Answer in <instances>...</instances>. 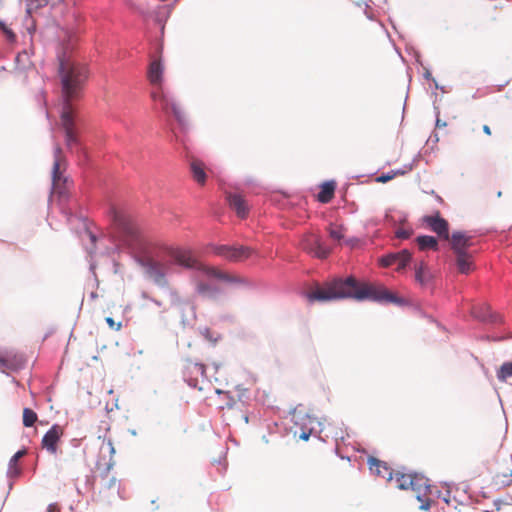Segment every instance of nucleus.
<instances>
[{"label": "nucleus", "instance_id": "f257e3e1", "mask_svg": "<svg viewBox=\"0 0 512 512\" xmlns=\"http://www.w3.org/2000/svg\"><path fill=\"white\" fill-rule=\"evenodd\" d=\"M72 48V39L69 38L67 47H63L58 53L59 75L61 80L62 109L61 126L65 131L66 144L72 147L77 143V135L74 129L75 109L72 101L81 97L85 82L88 78V70L84 64L70 58L69 50Z\"/></svg>", "mask_w": 512, "mask_h": 512}, {"label": "nucleus", "instance_id": "f03ea898", "mask_svg": "<svg viewBox=\"0 0 512 512\" xmlns=\"http://www.w3.org/2000/svg\"><path fill=\"white\" fill-rule=\"evenodd\" d=\"M310 302L332 301L342 298H355L357 300L372 299L390 303L398 302V298L383 286L367 283H358L352 276L346 279L336 278L325 282L321 287L308 293Z\"/></svg>", "mask_w": 512, "mask_h": 512}, {"label": "nucleus", "instance_id": "7ed1b4c3", "mask_svg": "<svg viewBox=\"0 0 512 512\" xmlns=\"http://www.w3.org/2000/svg\"><path fill=\"white\" fill-rule=\"evenodd\" d=\"M369 468L374 474L383 478L387 477L396 488L414 492L416 499L420 502L419 508L421 510L430 508L431 485L425 476L416 473H392L385 463L375 458L369 460Z\"/></svg>", "mask_w": 512, "mask_h": 512}, {"label": "nucleus", "instance_id": "20e7f679", "mask_svg": "<svg viewBox=\"0 0 512 512\" xmlns=\"http://www.w3.org/2000/svg\"><path fill=\"white\" fill-rule=\"evenodd\" d=\"M166 255L169 261L185 268L195 269L201 271L205 276L209 278H215L227 283L242 284L244 279L239 275L229 273L227 271L220 270L213 266H206L199 262L189 249L179 247H169L166 249Z\"/></svg>", "mask_w": 512, "mask_h": 512}, {"label": "nucleus", "instance_id": "39448f33", "mask_svg": "<svg viewBox=\"0 0 512 512\" xmlns=\"http://www.w3.org/2000/svg\"><path fill=\"white\" fill-rule=\"evenodd\" d=\"M163 73L164 67L160 60L151 62L148 69V79L152 85L157 86V88L151 92V98L155 102H160L161 109L165 113H171L179 123H183L185 115L181 107L162 89Z\"/></svg>", "mask_w": 512, "mask_h": 512}, {"label": "nucleus", "instance_id": "423d86ee", "mask_svg": "<svg viewBox=\"0 0 512 512\" xmlns=\"http://www.w3.org/2000/svg\"><path fill=\"white\" fill-rule=\"evenodd\" d=\"M183 377L189 386L197 388L202 391L205 385L209 384V380L205 374V367L203 364L186 361L183 367Z\"/></svg>", "mask_w": 512, "mask_h": 512}, {"label": "nucleus", "instance_id": "0eeeda50", "mask_svg": "<svg viewBox=\"0 0 512 512\" xmlns=\"http://www.w3.org/2000/svg\"><path fill=\"white\" fill-rule=\"evenodd\" d=\"M111 215L113 224L120 232L129 237L131 240L137 238L139 234V228L130 214L124 211H119L115 208H111Z\"/></svg>", "mask_w": 512, "mask_h": 512}, {"label": "nucleus", "instance_id": "6e6552de", "mask_svg": "<svg viewBox=\"0 0 512 512\" xmlns=\"http://www.w3.org/2000/svg\"><path fill=\"white\" fill-rule=\"evenodd\" d=\"M66 170V160L62 154V150L57 146L54 150V164L52 169V185L55 193L63 194L65 191L66 177L63 172Z\"/></svg>", "mask_w": 512, "mask_h": 512}, {"label": "nucleus", "instance_id": "1a4fd4ad", "mask_svg": "<svg viewBox=\"0 0 512 512\" xmlns=\"http://www.w3.org/2000/svg\"><path fill=\"white\" fill-rule=\"evenodd\" d=\"M213 252L232 262H240L247 258H249L253 251L249 247L246 246H228V245H219L213 248Z\"/></svg>", "mask_w": 512, "mask_h": 512}, {"label": "nucleus", "instance_id": "9d476101", "mask_svg": "<svg viewBox=\"0 0 512 512\" xmlns=\"http://www.w3.org/2000/svg\"><path fill=\"white\" fill-rule=\"evenodd\" d=\"M301 247L303 250L320 259L327 258L331 253L330 248L322 244L320 236L314 233L304 235L301 241Z\"/></svg>", "mask_w": 512, "mask_h": 512}, {"label": "nucleus", "instance_id": "9b49d317", "mask_svg": "<svg viewBox=\"0 0 512 512\" xmlns=\"http://www.w3.org/2000/svg\"><path fill=\"white\" fill-rule=\"evenodd\" d=\"M215 392L219 395H222L223 399L225 400V404L220 406L222 410L225 408L236 412H241L243 410L245 406L244 398L246 394V389H237L234 392H221L220 390L216 389Z\"/></svg>", "mask_w": 512, "mask_h": 512}, {"label": "nucleus", "instance_id": "f8f14e48", "mask_svg": "<svg viewBox=\"0 0 512 512\" xmlns=\"http://www.w3.org/2000/svg\"><path fill=\"white\" fill-rule=\"evenodd\" d=\"M422 222L435 232L439 238L449 240V224L447 220L441 217L439 211H436L434 215L424 216Z\"/></svg>", "mask_w": 512, "mask_h": 512}, {"label": "nucleus", "instance_id": "ddd939ff", "mask_svg": "<svg viewBox=\"0 0 512 512\" xmlns=\"http://www.w3.org/2000/svg\"><path fill=\"white\" fill-rule=\"evenodd\" d=\"M25 364V358L21 353L13 350L0 352V370L3 373L15 371L22 368Z\"/></svg>", "mask_w": 512, "mask_h": 512}, {"label": "nucleus", "instance_id": "4468645a", "mask_svg": "<svg viewBox=\"0 0 512 512\" xmlns=\"http://www.w3.org/2000/svg\"><path fill=\"white\" fill-rule=\"evenodd\" d=\"M412 254L409 250L403 249L396 253L388 254L381 258V264L384 267L396 265V270L401 271L411 261Z\"/></svg>", "mask_w": 512, "mask_h": 512}, {"label": "nucleus", "instance_id": "2eb2a0df", "mask_svg": "<svg viewBox=\"0 0 512 512\" xmlns=\"http://www.w3.org/2000/svg\"><path fill=\"white\" fill-rule=\"evenodd\" d=\"M144 267L147 274L158 284L164 282L165 276L169 269L168 265L154 259L146 260Z\"/></svg>", "mask_w": 512, "mask_h": 512}, {"label": "nucleus", "instance_id": "dca6fc26", "mask_svg": "<svg viewBox=\"0 0 512 512\" xmlns=\"http://www.w3.org/2000/svg\"><path fill=\"white\" fill-rule=\"evenodd\" d=\"M451 248L455 254L467 252V248L472 246V237L464 232L456 231L449 235Z\"/></svg>", "mask_w": 512, "mask_h": 512}, {"label": "nucleus", "instance_id": "f3484780", "mask_svg": "<svg viewBox=\"0 0 512 512\" xmlns=\"http://www.w3.org/2000/svg\"><path fill=\"white\" fill-rule=\"evenodd\" d=\"M63 435V428L59 425L52 426L42 439V447L50 453H56L57 443Z\"/></svg>", "mask_w": 512, "mask_h": 512}, {"label": "nucleus", "instance_id": "a211bd4d", "mask_svg": "<svg viewBox=\"0 0 512 512\" xmlns=\"http://www.w3.org/2000/svg\"><path fill=\"white\" fill-rule=\"evenodd\" d=\"M227 200L230 207L240 218H245L248 215L249 208L247 202L240 194H228Z\"/></svg>", "mask_w": 512, "mask_h": 512}, {"label": "nucleus", "instance_id": "6ab92c4d", "mask_svg": "<svg viewBox=\"0 0 512 512\" xmlns=\"http://www.w3.org/2000/svg\"><path fill=\"white\" fill-rule=\"evenodd\" d=\"M456 255V265L458 271L463 274H468L473 270L472 255L468 252L458 253Z\"/></svg>", "mask_w": 512, "mask_h": 512}, {"label": "nucleus", "instance_id": "aec40b11", "mask_svg": "<svg viewBox=\"0 0 512 512\" xmlns=\"http://www.w3.org/2000/svg\"><path fill=\"white\" fill-rule=\"evenodd\" d=\"M190 170L193 176V179L200 185H204L206 182V172L204 163L200 160L193 159L190 163Z\"/></svg>", "mask_w": 512, "mask_h": 512}, {"label": "nucleus", "instance_id": "412c9836", "mask_svg": "<svg viewBox=\"0 0 512 512\" xmlns=\"http://www.w3.org/2000/svg\"><path fill=\"white\" fill-rule=\"evenodd\" d=\"M432 279V274L429 271L427 264L424 261L415 265V280L420 285H427Z\"/></svg>", "mask_w": 512, "mask_h": 512}, {"label": "nucleus", "instance_id": "4be33fe9", "mask_svg": "<svg viewBox=\"0 0 512 512\" xmlns=\"http://www.w3.org/2000/svg\"><path fill=\"white\" fill-rule=\"evenodd\" d=\"M336 183L334 181L324 182L320 187V192L317 195V199L321 203H329L335 193Z\"/></svg>", "mask_w": 512, "mask_h": 512}, {"label": "nucleus", "instance_id": "5701e85b", "mask_svg": "<svg viewBox=\"0 0 512 512\" xmlns=\"http://www.w3.org/2000/svg\"><path fill=\"white\" fill-rule=\"evenodd\" d=\"M415 241H416L419 249L422 251L428 250V249H431L434 251L438 250V241L433 236H428V235L418 236Z\"/></svg>", "mask_w": 512, "mask_h": 512}, {"label": "nucleus", "instance_id": "b1692460", "mask_svg": "<svg viewBox=\"0 0 512 512\" xmlns=\"http://www.w3.org/2000/svg\"><path fill=\"white\" fill-rule=\"evenodd\" d=\"M197 291L200 295L207 297V298H214L218 293L217 288H215L207 283H204V282H199L197 284Z\"/></svg>", "mask_w": 512, "mask_h": 512}, {"label": "nucleus", "instance_id": "393cba45", "mask_svg": "<svg viewBox=\"0 0 512 512\" xmlns=\"http://www.w3.org/2000/svg\"><path fill=\"white\" fill-rule=\"evenodd\" d=\"M512 377V362L503 363L497 371V378L501 382H506Z\"/></svg>", "mask_w": 512, "mask_h": 512}, {"label": "nucleus", "instance_id": "a878e982", "mask_svg": "<svg viewBox=\"0 0 512 512\" xmlns=\"http://www.w3.org/2000/svg\"><path fill=\"white\" fill-rule=\"evenodd\" d=\"M345 228L342 225L330 224L328 227V233L330 238L336 241H340L344 238Z\"/></svg>", "mask_w": 512, "mask_h": 512}, {"label": "nucleus", "instance_id": "bb28decb", "mask_svg": "<svg viewBox=\"0 0 512 512\" xmlns=\"http://www.w3.org/2000/svg\"><path fill=\"white\" fill-rule=\"evenodd\" d=\"M26 454V450H20L16 452L9 461V470L8 473L10 476H16L19 474V469H17L18 460Z\"/></svg>", "mask_w": 512, "mask_h": 512}, {"label": "nucleus", "instance_id": "cd10ccee", "mask_svg": "<svg viewBox=\"0 0 512 512\" xmlns=\"http://www.w3.org/2000/svg\"><path fill=\"white\" fill-rule=\"evenodd\" d=\"M485 310L484 312L478 311L476 308H473L472 314L474 317L479 318L483 321L490 320L492 322H496V319H494V316L492 315L491 308L489 306H484L482 308Z\"/></svg>", "mask_w": 512, "mask_h": 512}, {"label": "nucleus", "instance_id": "c85d7f7f", "mask_svg": "<svg viewBox=\"0 0 512 512\" xmlns=\"http://www.w3.org/2000/svg\"><path fill=\"white\" fill-rule=\"evenodd\" d=\"M413 233L411 228L400 227L395 231V236L399 239H408Z\"/></svg>", "mask_w": 512, "mask_h": 512}, {"label": "nucleus", "instance_id": "c756f323", "mask_svg": "<svg viewBox=\"0 0 512 512\" xmlns=\"http://www.w3.org/2000/svg\"><path fill=\"white\" fill-rule=\"evenodd\" d=\"M105 320H106V323L108 324V326L112 330H114V331L121 330V328H122V323L121 322H115L112 317H107Z\"/></svg>", "mask_w": 512, "mask_h": 512}, {"label": "nucleus", "instance_id": "7c9ffc66", "mask_svg": "<svg viewBox=\"0 0 512 512\" xmlns=\"http://www.w3.org/2000/svg\"><path fill=\"white\" fill-rule=\"evenodd\" d=\"M396 173H388V174H382L381 176H378L376 178V181L379 183H386L394 178Z\"/></svg>", "mask_w": 512, "mask_h": 512}, {"label": "nucleus", "instance_id": "2f4dec72", "mask_svg": "<svg viewBox=\"0 0 512 512\" xmlns=\"http://www.w3.org/2000/svg\"><path fill=\"white\" fill-rule=\"evenodd\" d=\"M104 487L106 489H112V488H115L116 487V479L114 477H111L109 478L105 484H104Z\"/></svg>", "mask_w": 512, "mask_h": 512}, {"label": "nucleus", "instance_id": "473e14b6", "mask_svg": "<svg viewBox=\"0 0 512 512\" xmlns=\"http://www.w3.org/2000/svg\"><path fill=\"white\" fill-rule=\"evenodd\" d=\"M38 418H23V424L26 427H32Z\"/></svg>", "mask_w": 512, "mask_h": 512}, {"label": "nucleus", "instance_id": "72a5a7b5", "mask_svg": "<svg viewBox=\"0 0 512 512\" xmlns=\"http://www.w3.org/2000/svg\"><path fill=\"white\" fill-rule=\"evenodd\" d=\"M22 416H37V415H36V413L33 410H31L29 408H25L23 410V415Z\"/></svg>", "mask_w": 512, "mask_h": 512}, {"label": "nucleus", "instance_id": "f704fd0d", "mask_svg": "<svg viewBox=\"0 0 512 512\" xmlns=\"http://www.w3.org/2000/svg\"><path fill=\"white\" fill-rule=\"evenodd\" d=\"M482 130L485 133V135H487V136H491L492 135V131H491V128H490L489 125H486V124L483 125Z\"/></svg>", "mask_w": 512, "mask_h": 512}, {"label": "nucleus", "instance_id": "c9c22d12", "mask_svg": "<svg viewBox=\"0 0 512 512\" xmlns=\"http://www.w3.org/2000/svg\"><path fill=\"white\" fill-rule=\"evenodd\" d=\"M58 511V506L57 504H50L48 506V512H57Z\"/></svg>", "mask_w": 512, "mask_h": 512}, {"label": "nucleus", "instance_id": "e433bc0d", "mask_svg": "<svg viewBox=\"0 0 512 512\" xmlns=\"http://www.w3.org/2000/svg\"><path fill=\"white\" fill-rule=\"evenodd\" d=\"M309 436H310V432H309V433L303 432V433L300 435V438H301V439H303V440H308V439H309Z\"/></svg>", "mask_w": 512, "mask_h": 512}, {"label": "nucleus", "instance_id": "4c0bfd02", "mask_svg": "<svg viewBox=\"0 0 512 512\" xmlns=\"http://www.w3.org/2000/svg\"><path fill=\"white\" fill-rule=\"evenodd\" d=\"M9 39H13L15 37L14 33L7 32Z\"/></svg>", "mask_w": 512, "mask_h": 512}]
</instances>
